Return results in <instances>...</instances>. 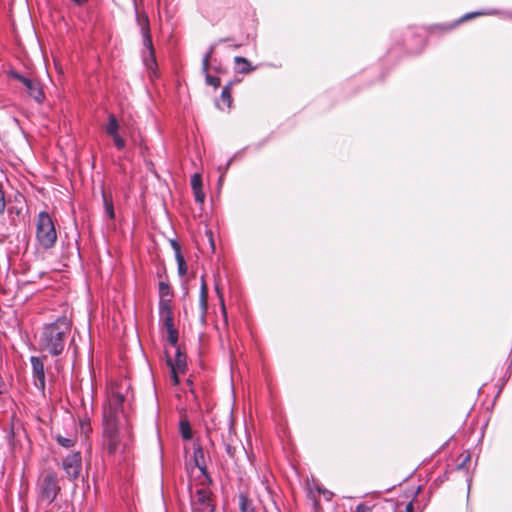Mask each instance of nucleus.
Masks as SVG:
<instances>
[{
    "mask_svg": "<svg viewBox=\"0 0 512 512\" xmlns=\"http://www.w3.org/2000/svg\"><path fill=\"white\" fill-rule=\"evenodd\" d=\"M172 310L171 298L159 300V312Z\"/></svg>",
    "mask_w": 512,
    "mask_h": 512,
    "instance_id": "a878e982",
    "label": "nucleus"
},
{
    "mask_svg": "<svg viewBox=\"0 0 512 512\" xmlns=\"http://www.w3.org/2000/svg\"><path fill=\"white\" fill-rule=\"evenodd\" d=\"M70 332L71 321L65 316L45 325L40 338L41 350L52 356L60 355L64 350L66 338Z\"/></svg>",
    "mask_w": 512,
    "mask_h": 512,
    "instance_id": "f03ea898",
    "label": "nucleus"
},
{
    "mask_svg": "<svg viewBox=\"0 0 512 512\" xmlns=\"http://www.w3.org/2000/svg\"><path fill=\"white\" fill-rule=\"evenodd\" d=\"M119 123L117 121V118L113 114L108 115V123L105 127L106 133L109 136H112L113 134L119 133Z\"/></svg>",
    "mask_w": 512,
    "mask_h": 512,
    "instance_id": "4468645a",
    "label": "nucleus"
},
{
    "mask_svg": "<svg viewBox=\"0 0 512 512\" xmlns=\"http://www.w3.org/2000/svg\"><path fill=\"white\" fill-rule=\"evenodd\" d=\"M213 49L211 48L203 57L202 60V71L205 73V80L207 85L213 86L214 88H217L220 86V79L218 77L212 76L208 73L209 69V60L212 55Z\"/></svg>",
    "mask_w": 512,
    "mask_h": 512,
    "instance_id": "9b49d317",
    "label": "nucleus"
},
{
    "mask_svg": "<svg viewBox=\"0 0 512 512\" xmlns=\"http://www.w3.org/2000/svg\"><path fill=\"white\" fill-rule=\"evenodd\" d=\"M36 239L38 245L43 249L52 248L57 240V232L54 222L46 211L38 214L36 222Z\"/></svg>",
    "mask_w": 512,
    "mask_h": 512,
    "instance_id": "20e7f679",
    "label": "nucleus"
},
{
    "mask_svg": "<svg viewBox=\"0 0 512 512\" xmlns=\"http://www.w3.org/2000/svg\"><path fill=\"white\" fill-rule=\"evenodd\" d=\"M168 365L170 366L171 371L185 372L187 367L185 354L177 348L174 360L168 359Z\"/></svg>",
    "mask_w": 512,
    "mask_h": 512,
    "instance_id": "f8f14e48",
    "label": "nucleus"
},
{
    "mask_svg": "<svg viewBox=\"0 0 512 512\" xmlns=\"http://www.w3.org/2000/svg\"><path fill=\"white\" fill-rule=\"evenodd\" d=\"M55 366H56L57 369H59V361L55 362Z\"/></svg>",
    "mask_w": 512,
    "mask_h": 512,
    "instance_id": "c9c22d12",
    "label": "nucleus"
},
{
    "mask_svg": "<svg viewBox=\"0 0 512 512\" xmlns=\"http://www.w3.org/2000/svg\"><path fill=\"white\" fill-rule=\"evenodd\" d=\"M45 360H46V356H42V357L31 356L30 357L33 383H34V386L41 392L42 395L45 394V388H46Z\"/></svg>",
    "mask_w": 512,
    "mask_h": 512,
    "instance_id": "39448f33",
    "label": "nucleus"
},
{
    "mask_svg": "<svg viewBox=\"0 0 512 512\" xmlns=\"http://www.w3.org/2000/svg\"><path fill=\"white\" fill-rule=\"evenodd\" d=\"M62 468L70 480H76L82 469V457L80 452L67 455L62 461Z\"/></svg>",
    "mask_w": 512,
    "mask_h": 512,
    "instance_id": "6e6552de",
    "label": "nucleus"
},
{
    "mask_svg": "<svg viewBox=\"0 0 512 512\" xmlns=\"http://www.w3.org/2000/svg\"><path fill=\"white\" fill-rule=\"evenodd\" d=\"M234 62L236 64V71L238 73L246 74L254 70L250 62L244 57L236 56L234 58Z\"/></svg>",
    "mask_w": 512,
    "mask_h": 512,
    "instance_id": "ddd939ff",
    "label": "nucleus"
},
{
    "mask_svg": "<svg viewBox=\"0 0 512 512\" xmlns=\"http://www.w3.org/2000/svg\"><path fill=\"white\" fill-rule=\"evenodd\" d=\"M221 101L225 104L227 108L231 107L232 96H231V85H226L221 92Z\"/></svg>",
    "mask_w": 512,
    "mask_h": 512,
    "instance_id": "dca6fc26",
    "label": "nucleus"
},
{
    "mask_svg": "<svg viewBox=\"0 0 512 512\" xmlns=\"http://www.w3.org/2000/svg\"><path fill=\"white\" fill-rule=\"evenodd\" d=\"M129 385L126 381L111 382L103 405V446L110 455H122L132 443L131 425L123 412Z\"/></svg>",
    "mask_w": 512,
    "mask_h": 512,
    "instance_id": "f257e3e1",
    "label": "nucleus"
},
{
    "mask_svg": "<svg viewBox=\"0 0 512 512\" xmlns=\"http://www.w3.org/2000/svg\"><path fill=\"white\" fill-rule=\"evenodd\" d=\"M191 187H192V190L202 189V178L199 173H195L191 177Z\"/></svg>",
    "mask_w": 512,
    "mask_h": 512,
    "instance_id": "393cba45",
    "label": "nucleus"
},
{
    "mask_svg": "<svg viewBox=\"0 0 512 512\" xmlns=\"http://www.w3.org/2000/svg\"><path fill=\"white\" fill-rule=\"evenodd\" d=\"M176 260L178 265V273L180 276H184L187 273V265L184 257L179 251L176 252Z\"/></svg>",
    "mask_w": 512,
    "mask_h": 512,
    "instance_id": "aec40b11",
    "label": "nucleus"
},
{
    "mask_svg": "<svg viewBox=\"0 0 512 512\" xmlns=\"http://www.w3.org/2000/svg\"><path fill=\"white\" fill-rule=\"evenodd\" d=\"M5 384L3 382V379L0 377V395L4 392Z\"/></svg>",
    "mask_w": 512,
    "mask_h": 512,
    "instance_id": "2f4dec72",
    "label": "nucleus"
},
{
    "mask_svg": "<svg viewBox=\"0 0 512 512\" xmlns=\"http://www.w3.org/2000/svg\"><path fill=\"white\" fill-rule=\"evenodd\" d=\"M469 458H470V456H469V455H466V457H465L464 461L459 465V468L463 467V466L465 465V462H466V461H468V460H469Z\"/></svg>",
    "mask_w": 512,
    "mask_h": 512,
    "instance_id": "473e14b6",
    "label": "nucleus"
},
{
    "mask_svg": "<svg viewBox=\"0 0 512 512\" xmlns=\"http://www.w3.org/2000/svg\"><path fill=\"white\" fill-rule=\"evenodd\" d=\"M193 454H194V460H195L196 466L200 470H204L205 464H204V453H203L202 448L201 447L195 448Z\"/></svg>",
    "mask_w": 512,
    "mask_h": 512,
    "instance_id": "f3484780",
    "label": "nucleus"
},
{
    "mask_svg": "<svg viewBox=\"0 0 512 512\" xmlns=\"http://www.w3.org/2000/svg\"><path fill=\"white\" fill-rule=\"evenodd\" d=\"M160 299L171 298V288L168 283L161 281L159 283Z\"/></svg>",
    "mask_w": 512,
    "mask_h": 512,
    "instance_id": "412c9836",
    "label": "nucleus"
},
{
    "mask_svg": "<svg viewBox=\"0 0 512 512\" xmlns=\"http://www.w3.org/2000/svg\"><path fill=\"white\" fill-rule=\"evenodd\" d=\"M371 511V508L366 505L365 503H361L359 505H357L356 507V512H370Z\"/></svg>",
    "mask_w": 512,
    "mask_h": 512,
    "instance_id": "c85d7f7f",
    "label": "nucleus"
},
{
    "mask_svg": "<svg viewBox=\"0 0 512 512\" xmlns=\"http://www.w3.org/2000/svg\"><path fill=\"white\" fill-rule=\"evenodd\" d=\"M160 321L167 331V340L172 346H176L178 342V332L174 327L173 313L170 311L159 312Z\"/></svg>",
    "mask_w": 512,
    "mask_h": 512,
    "instance_id": "9d476101",
    "label": "nucleus"
},
{
    "mask_svg": "<svg viewBox=\"0 0 512 512\" xmlns=\"http://www.w3.org/2000/svg\"><path fill=\"white\" fill-rule=\"evenodd\" d=\"M193 512H214L210 492L198 489L192 497Z\"/></svg>",
    "mask_w": 512,
    "mask_h": 512,
    "instance_id": "1a4fd4ad",
    "label": "nucleus"
},
{
    "mask_svg": "<svg viewBox=\"0 0 512 512\" xmlns=\"http://www.w3.org/2000/svg\"><path fill=\"white\" fill-rule=\"evenodd\" d=\"M75 5L81 6L85 4L88 0H71Z\"/></svg>",
    "mask_w": 512,
    "mask_h": 512,
    "instance_id": "7c9ffc66",
    "label": "nucleus"
},
{
    "mask_svg": "<svg viewBox=\"0 0 512 512\" xmlns=\"http://www.w3.org/2000/svg\"><path fill=\"white\" fill-rule=\"evenodd\" d=\"M36 489L38 505L52 504L61 491L56 472L50 471L42 474L38 479Z\"/></svg>",
    "mask_w": 512,
    "mask_h": 512,
    "instance_id": "7ed1b4c3",
    "label": "nucleus"
},
{
    "mask_svg": "<svg viewBox=\"0 0 512 512\" xmlns=\"http://www.w3.org/2000/svg\"><path fill=\"white\" fill-rule=\"evenodd\" d=\"M6 201L3 190L0 188V215L5 211Z\"/></svg>",
    "mask_w": 512,
    "mask_h": 512,
    "instance_id": "cd10ccee",
    "label": "nucleus"
},
{
    "mask_svg": "<svg viewBox=\"0 0 512 512\" xmlns=\"http://www.w3.org/2000/svg\"><path fill=\"white\" fill-rule=\"evenodd\" d=\"M208 234H209V239L211 241L212 249L214 250V244H213V240H212V232H208Z\"/></svg>",
    "mask_w": 512,
    "mask_h": 512,
    "instance_id": "72a5a7b5",
    "label": "nucleus"
},
{
    "mask_svg": "<svg viewBox=\"0 0 512 512\" xmlns=\"http://www.w3.org/2000/svg\"><path fill=\"white\" fill-rule=\"evenodd\" d=\"M481 13H475V15H480ZM474 14H468L464 17V19H470Z\"/></svg>",
    "mask_w": 512,
    "mask_h": 512,
    "instance_id": "f704fd0d",
    "label": "nucleus"
},
{
    "mask_svg": "<svg viewBox=\"0 0 512 512\" xmlns=\"http://www.w3.org/2000/svg\"><path fill=\"white\" fill-rule=\"evenodd\" d=\"M180 431L184 439L189 440L192 437L189 423L186 421L180 422Z\"/></svg>",
    "mask_w": 512,
    "mask_h": 512,
    "instance_id": "5701e85b",
    "label": "nucleus"
},
{
    "mask_svg": "<svg viewBox=\"0 0 512 512\" xmlns=\"http://www.w3.org/2000/svg\"><path fill=\"white\" fill-rule=\"evenodd\" d=\"M200 305L203 312H205L207 309V287L203 277L201 280Z\"/></svg>",
    "mask_w": 512,
    "mask_h": 512,
    "instance_id": "6ab92c4d",
    "label": "nucleus"
},
{
    "mask_svg": "<svg viewBox=\"0 0 512 512\" xmlns=\"http://www.w3.org/2000/svg\"><path fill=\"white\" fill-rule=\"evenodd\" d=\"M136 22H137L138 26L140 27V33L143 38V45L147 49V51L151 57V62H154V48H153V43H152V38H151L150 22H149L148 15L145 13L139 14L136 11Z\"/></svg>",
    "mask_w": 512,
    "mask_h": 512,
    "instance_id": "0eeeda50",
    "label": "nucleus"
},
{
    "mask_svg": "<svg viewBox=\"0 0 512 512\" xmlns=\"http://www.w3.org/2000/svg\"><path fill=\"white\" fill-rule=\"evenodd\" d=\"M181 372H174V371H171V378L173 380V383L174 385H178L179 384V377H178V374H180Z\"/></svg>",
    "mask_w": 512,
    "mask_h": 512,
    "instance_id": "c756f323",
    "label": "nucleus"
},
{
    "mask_svg": "<svg viewBox=\"0 0 512 512\" xmlns=\"http://www.w3.org/2000/svg\"><path fill=\"white\" fill-rule=\"evenodd\" d=\"M239 505H240V511L241 512H254L251 503L243 495H241L240 498H239Z\"/></svg>",
    "mask_w": 512,
    "mask_h": 512,
    "instance_id": "4be33fe9",
    "label": "nucleus"
},
{
    "mask_svg": "<svg viewBox=\"0 0 512 512\" xmlns=\"http://www.w3.org/2000/svg\"><path fill=\"white\" fill-rule=\"evenodd\" d=\"M193 193H194V197H195V200L198 202V203H203L204 200H205V194L203 192L202 189H198V190H193Z\"/></svg>",
    "mask_w": 512,
    "mask_h": 512,
    "instance_id": "bb28decb",
    "label": "nucleus"
},
{
    "mask_svg": "<svg viewBox=\"0 0 512 512\" xmlns=\"http://www.w3.org/2000/svg\"><path fill=\"white\" fill-rule=\"evenodd\" d=\"M9 75L13 78L18 80L22 83V85L25 87L27 94L32 97L37 103H42L45 99V94L43 92V89L39 83V81L35 79H31L28 77H25L18 72L11 71Z\"/></svg>",
    "mask_w": 512,
    "mask_h": 512,
    "instance_id": "423d86ee",
    "label": "nucleus"
},
{
    "mask_svg": "<svg viewBox=\"0 0 512 512\" xmlns=\"http://www.w3.org/2000/svg\"><path fill=\"white\" fill-rule=\"evenodd\" d=\"M55 439L57 443L64 448H72L75 445V438L65 437L62 435H56Z\"/></svg>",
    "mask_w": 512,
    "mask_h": 512,
    "instance_id": "a211bd4d",
    "label": "nucleus"
},
{
    "mask_svg": "<svg viewBox=\"0 0 512 512\" xmlns=\"http://www.w3.org/2000/svg\"><path fill=\"white\" fill-rule=\"evenodd\" d=\"M102 196L106 215L109 219H114L115 213L112 199L108 197L104 192L102 193Z\"/></svg>",
    "mask_w": 512,
    "mask_h": 512,
    "instance_id": "2eb2a0df",
    "label": "nucleus"
},
{
    "mask_svg": "<svg viewBox=\"0 0 512 512\" xmlns=\"http://www.w3.org/2000/svg\"><path fill=\"white\" fill-rule=\"evenodd\" d=\"M114 142V145L115 147L118 149V150H123L126 146V142L125 140L120 136L119 133L117 134H113L112 136H110Z\"/></svg>",
    "mask_w": 512,
    "mask_h": 512,
    "instance_id": "b1692460",
    "label": "nucleus"
}]
</instances>
